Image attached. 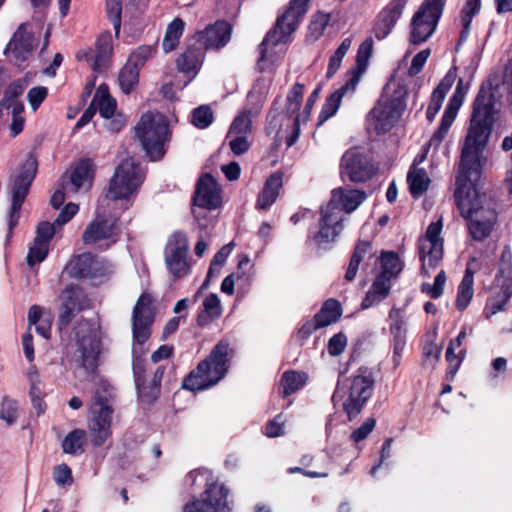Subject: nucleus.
Wrapping results in <instances>:
<instances>
[{
    "label": "nucleus",
    "instance_id": "obj_1",
    "mask_svg": "<svg viewBox=\"0 0 512 512\" xmlns=\"http://www.w3.org/2000/svg\"><path fill=\"white\" fill-rule=\"evenodd\" d=\"M495 112L490 89L481 87L473 105L470 126L462 146L454 194L461 215L467 220H473L476 215L478 220L483 222L488 212H495L492 200L475 187L481 175L484 163L482 153L491 133Z\"/></svg>",
    "mask_w": 512,
    "mask_h": 512
},
{
    "label": "nucleus",
    "instance_id": "obj_2",
    "mask_svg": "<svg viewBox=\"0 0 512 512\" xmlns=\"http://www.w3.org/2000/svg\"><path fill=\"white\" fill-rule=\"evenodd\" d=\"M407 87L405 84L390 81L366 118L367 130L377 135L390 131L406 108Z\"/></svg>",
    "mask_w": 512,
    "mask_h": 512
},
{
    "label": "nucleus",
    "instance_id": "obj_3",
    "mask_svg": "<svg viewBox=\"0 0 512 512\" xmlns=\"http://www.w3.org/2000/svg\"><path fill=\"white\" fill-rule=\"evenodd\" d=\"M233 351L226 341L218 342L210 354L183 380L182 387L190 391L210 388L227 374Z\"/></svg>",
    "mask_w": 512,
    "mask_h": 512
},
{
    "label": "nucleus",
    "instance_id": "obj_4",
    "mask_svg": "<svg viewBox=\"0 0 512 512\" xmlns=\"http://www.w3.org/2000/svg\"><path fill=\"white\" fill-rule=\"evenodd\" d=\"M372 49V38H367L360 44L356 56V66L351 70L349 78L341 87L330 94L323 104L318 117L320 124L336 114L343 98H351L354 95L357 85L367 68L368 61L372 54Z\"/></svg>",
    "mask_w": 512,
    "mask_h": 512
},
{
    "label": "nucleus",
    "instance_id": "obj_5",
    "mask_svg": "<svg viewBox=\"0 0 512 512\" xmlns=\"http://www.w3.org/2000/svg\"><path fill=\"white\" fill-rule=\"evenodd\" d=\"M309 0H290L287 10L280 16L274 29L270 31L259 45L260 58L258 65L264 69L268 50L281 43H286L296 31L299 23L307 13Z\"/></svg>",
    "mask_w": 512,
    "mask_h": 512
},
{
    "label": "nucleus",
    "instance_id": "obj_6",
    "mask_svg": "<svg viewBox=\"0 0 512 512\" xmlns=\"http://www.w3.org/2000/svg\"><path fill=\"white\" fill-rule=\"evenodd\" d=\"M136 137L140 140L146 155L152 160L161 159L168 142V125L165 117L158 112L145 113L135 126Z\"/></svg>",
    "mask_w": 512,
    "mask_h": 512
},
{
    "label": "nucleus",
    "instance_id": "obj_7",
    "mask_svg": "<svg viewBox=\"0 0 512 512\" xmlns=\"http://www.w3.org/2000/svg\"><path fill=\"white\" fill-rule=\"evenodd\" d=\"M77 349L75 359L87 374H93L98 366L101 331L97 322L81 320L75 327Z\"/></svg>",
    "mask_w": 512,
    "mask_h": 512
},
{
    "label": "nucleus",
    "instance_id": "obj_8",
    "mask_svg": "<svg viewBox=\"0 0 512 512\" xmlns=\"http://www.w3.org/2000/svg\"><path fill=\"white\" fill-rule=\"evenodd\" d=\"M145 178L143 168L133 158L124 159L116 168L108 190L107 198L129 200L138 192Z\"/></svg>",
    "mask_w": 512,
    "mask_h": 512
},
{
    "label": "nucleus",
    "instance_id": "obj_9",
    "mask_svg": "<svg viewBox=\"0 0 512 512\" xmlns=\"http://www.w3.org/2000/svg\"><path fill=\"white\" fill-rule=\"evenodd\" d=\"M112 416L113 408L109 399L96 392L87 416V428L94 446H102L111 437Z\"/></svg>",
    "mask_w": 512,
    "mask_h": 512
},
{
    "label": "nucleus",
    "instance_id": "obj_10",
    "mask_svg": "<svg viewBox=\"0 0 512 512\" xmlns=\"http://www.w3.org/2000/svg\"><path fill=\"white\" fill-rule=\"evenodd\" d=\"M445 0H425L411 19L409 42L414 45L428 40L442 15Z\"/></svg>",
    "mask_w": 512,
    "mask_h": 512
},
{
    "label": "nucleus",
    "instance_id": "obj_11",
    "mask_svg": "<svg viewBox=\"0 0 512 512\" xmlns=\"http://www.w3.org/2000/svg\"><path fill=\"white\" fill-rule=\"evenodd\" d=\"M346 220L347 216L340 208L328 201L320 208L319 230L313 234L311 240L318 247H326L340 236Z\"/></svg>",
    "mask_w": 512,
    "mask_h": 512
},
{
    "label": "nucleus",
    "instance_id": "obj_12",
    "mask_svg": "<svg viewBox=\"0 0 512 512\" xmlns=\"http://www.w3.org/2000/svg\"><path fill=\"white\" fill-rule=\"evenodd\" d=\"M443 228L442 218L432 222L426 233L419 239V255L422 262V272L428 274L429 269L435 268L443 257Z\"/></svg>",
    "mask_w": 512,
    "mask_h": 512
},
{
    "label": "nucleus",
    "instance_id": "obj_13",
    "mask_svg": "<svg viewBox=\"0 0 512 512\" xmlns=\"http://www.w3.org/2000/svg\"><path fill=\"white\" fill-rule=\"evenodd\" d=\"M188 249V238L182 232L174 233L167 244L165 262L175 280L185 277L190 272L187 261Z\"/></svg>",
    "mask_w": 512,
    "mask_h": 512
},
{
    "label": "nucleus",
    "instance_id": "obj_14",
    "mask_svg": "<svg viewBox=\"0 0 512 512\" xmlns=\"http://www.w3.org/2000/svg\"><path fill=\"white\" fill-rule=\"evenodd\" d=\"M59 302V329L65 328L81 311L89 308L90 300L85 292L78 286L68 285L58 296Z\"/></svg>",
    "mask_w": 512,
    "mask_h": 512
},
{
    "label": "nucleus",
    "instance_id": "obj_15",
    "mask_svg": "<svg viewBox=\"0 0 512 512\" xmlns=\"http://www.w3.org/2000/svg\"><path fill=\"white\" fill-rule=\"evenodd\" d=\"M37 160L33 156H28L24 161L21 171L17 176L13 187L12 206L10 211V228L14 227L19 220L20 210L26 198L29 187L36 175Z\"/></svg>",
    "mask_w": 512,
    "mask_h": 512
},
{
    "label": "nucleus",
    "instance_id": "obj_16",
    "mask_svg": "<svg viewBox=\"0 0 512 512\" xmlns=\"http://www.w3.org/2000/svg\"><path fill=\"white\" fill-rule=\"evenodd\" d=\"M37 160L33 156H28L24 161L21 171L17 176L13 187L12 206L10 211V228L14 227L19 220L20 210L26 198L29 187L36 175Z\"/></svg>",
    "mask_w": 512,
    "mask_h": 512
},
{
    "label": "nucleus",
    "instance_id": "obj_17",
    "mask_svg": "<svg viewBox=\"0 0 512 512\" xmlns=\"http://www.w3.org/2000/svg\"><path fill=\"white\" fill-rule=\"evenodd\" d=\"M228 490L222 484L209 485L199 498L187 503L182 512H229Z\"/></svg>",
    "mask_w": 512,
    "mask_h": 512
},
{
    "label": "nucleus",
    "instance_id": "obj_18",
    "mask_svg": "<svg viewBox=\"0 0 512 512\" xmlns=\"http://www.w3.org/2000/svg\"><path fill=\"white\" fill-rule=\"evenodd\" d=\"M374 380L368 373H361L352 377L348 397L343 403V408L351 420L356 417L367 400L371 397Z\"/></svg>",
    "mask_w": 512,
    "mask_h": 512
},
{
    "label": "nucleus",
    "instance_id": "obj_19",
    "mask_svg": "<svg viewBox=\"0 0 512 512\" xmlns=\"http://www.w3.org/2000/svg\"><path fill=\"white\" fill-rule=\"evenodd\" d=\"M340 173L351 182H365L375 174V167L366 156L351 149L342 156Z\"/></svg>",
    "mask_w": 512,
    "mask_h": 512
},
{
    "label": "nucleus",
    "instance_id": "obj_20",
    "mask_svg": "<svg viewBox=\"0 0 512 512\" xmlns=\"http://www.w3.org/2000/svg\"><path fill=\"white\" fill-rule=\"evenodd\" d=\"M469 84L464 83L462 79H460L457 83L456 89L453 93V96L449 100V103L444 111V114L441 119V123L438 129L434 132L431 139L427 143V149L430 147L437 148L442 143L443 139L446 137L449 128L452 123L456 119L458 110L463 104L465 95L468 91Z\"/></svg>",
    "mask_w": 512,
    "mask_h": 512
},
{
    "label": "nucleus",
    "instance_id": "obj_21",
    "mask_svg": "<svg viewBox=\"0 0 512 512\" xmlns=\"http://www.w3.org/2000/svg\"><path fill=\"white\" fill-rule=\"evenodd\" d=\"M112 50L111 35L105 32L96 40L95 50L92 48L81 50L76 54V57L79 61L89 63L93 71L102 73L107 70L110 65Z\"/></svg>",
    "mask_w": 512,
    "mask_h": 512
},
{
    "label": "nucleus",
    "instance_id": "obj_22",
    "mask_svg": "<svg viewBox=\"0 0 512 512\" xmlns=\"http://www.w3.org/2000/svg\"><path fill=\"white\" fill-rule=\"evenodd\" d=\"M151 302L149 295L142 294L133 309V338L138 345L144 344L151 334L150 327L153 323Z\"/></svg>",
    "mask_w": 512,
    "mask_h": 512
},
{
    "label": "nucleus",
    "instance_id": "obj_23",
    "mask_svg": "<svg viewBox=\"0 0 512 512\" xmlns=\"http://www.w3.org/2000/svg\"><path fill=\"white\" fill-rule=\"evenodd\" d=\"M35 46L36 43L33 32L29 29L28 24L23 23L18 27L9 41L6 53L15 65L22 67V64L31 55Z\"/></svg>",
    "mask_w": 512,
    "mask_h": 512
},
{
    "label": "nucleus",
    "instance_id": "obj_24",
    "mask_svg": "<svg viewBox=\"0 0 512 512\" xmlns=\"http://www.w3.org/2000/svg\"><path fill=\"white\" fill-rule=\"evenodd\" d=\"M119 233L118 221L112 217L98 215L85 229L82 240L85 244H95L102 240L115 242Z\"/></svg>",
    "mask_w": 512,
    "mask_h": 512
},
{
    "label": "nucleus",
    "instance_id": "obj_25",
    "mask_svg": "<svg viewBox=\"0 0 512 512\" xmlns=\"http://www.w3.org/2000/svg\"><path fill=\"white\" fill-rule=\"evenodd\" d=\"M405 6L406 0H390L379 12L374 25V34L378 40L386 38L391 33Z\"/></svg>",
    "mask_w": 512,
    "mask_h": 512
},
{
    "label": "nucleus",
    "instance_id": "obj_26",
    "mask_svg": "<svg viewBox=\"0 0 512 512\" xmlns=\"http://www.w3.org/2000/svg\"><path fill=\"white\" fill-rule=\"evenodd\" d=\"M194 203L199 209H215L221 204L220 189L210 175H203L197 184Z\"/></svg>",
    "mask_w": 512,
    "mask_h": 512
},
{
    "label": "nucleus",
    "instance_id": "obj_27",
    "mask_svg": "<svg viewBox=\"0 0 512 512\" xmlns=\"http://www.w3.org/2000/svg\"><path fill=\"white\" fill-rule=\"evenodd\" d=\"M93 163L89 159L81 160L72 170L68 178L63 177V189L68 193H76L81 189L88 190L92 185Z\"/></svg>",
    "mask_w": 512,
    "mask_h": 512
},
{
    "label": "nucleus",
    "instance_id": "obj_28",
    "mask_svg": "<svg viewBox=\"0 0 512 512\" xmlns=\"http://www.w3.org/2000/svg\"><path fill=\"white\" fill-rule=\"evenodd\" d=\"M231 26L225 21H217L197 33V42L205 48H220L230 39Z\"/></svg>",
    "mask_w": 512,
    "mask_h": 512
},
{
    "label": "nucleus",
    "instance_id": "obj_29",
    "mask_svg": "<svg viewBox=\"0 0 512 512\" xmlns=\"http://www.w3.org/2000/svg\"><path fill=\"white\" fill-rule=\"evenodd\" d=\"M367 195L359 189L338 187L331 191L330 202L348 215L355 211L366 199Z\"/></svg>",
    "mask_w": 512,
    "mask_h": 512
},
{
    "label": "nucleus",
    "instance_id": "obj_30",
    "mask_svg": "<svg viewBox=\"0 0 512 512\" xmlns=\"http://www.w3.org/2000/svg\"><path fill=\"white\" fill-rule=\"evenodd\" d=\"M71 271L76 277L94 279L105 275L107 267L92 254L84 253L72 261Z\"/></svg>",
    "mask_w": 512,
    "mask_h": 512
},
{
    "label": "nucleus",
    "instance_id": "obj_31",
    "mask_svg": "<svg viewBox=\"0 0 512 512\" xmlns=\"http://www.w3.org/2000/svg\"><path fill=\"white\" fill-rule=\"evenodd\" d=\"M389 328L391 334L393 335V355L394 362L397 365L406 343L405 322L403 319L402 311L400 309L392 308L390 310Z\"/></svg>",
    "mask_w": 512,
    "mask_h": 512
},
{
    "label": "nucleus",
    "instance_id": "obj_32",
    "mask_svg": "<svg viewBox=\"0 0 512 512\" xmlns=\"http://www.w3.org/2000/svg\"><path fill=\"white\" fill-rule=\"evenodd\" d=\"M342 315L340 303L335 299H328L323 304L320 311L315 315L313 322L303 326L308 332L326 327L339 320Z\"/></svg>",
    "mask_w": 512,
    "mask_h": 512
},
{
    "label": "nucleus",
    "instance_id": "obj_33",
    "mask_svg": "<svg viewBox=\"0 0 512 512\" xmlns=\"http://www.w3.org/2000/svg\"><path fill=\"white\" fill-rule=\"evenodd\" d=\"M456 76V70L450 69L445 75V77L438 84V86L432 92L431 100L426 110V117L429 122H432L435 119V116L439 112L442 103L446 97V94L452 87L456 79Z\"/></svg>",
    "mask_w": 512,
    "mask_h": 512
},
{
    "label": "nucleus",
    "instance_id": "obj_34",
    "mask_svg": "<svg viewBox=\"0 0 512 512\" xmlns=\"http://www.w3.org/2000/svg\"><path fill=\"white\" fill-rule=\"evenodd\" d=\"M512 297V276L508 273L506 282H503L499 292L487 300L483 315L490 319L493 315L505 309L509 299Z\"/></svg>",
    "mask_w": 512,
    "mask_h": 512
},
{
    "label": "nucleus",
    "instance_id": "obj_35",
    "mask_svg": "<svg viewBox=\"0 0 512 512\" xmlns=\"http://www.w3.org/2000/svg\"><path fill=\"white\" fill-rule=\"evenodd\" d=\"M282 184V174L279 172L273 173L266 180L258 196L256 207L260 210H267L276 201Z\"/></svg>",
    "mask_w": 512,
    "mask_h": 512
},
{
    "label": "nucleus",
    "instance_id": "obj_36",
    "mask_svg": "<svg viewBox=\"0 0 512 512\" xmlns=\"http://www.w3.org/2000/svg\"><path fill=\"white\" fill-rule=\"evenodd\" d=\"M204 52L200 48H189L181 54L177 61V68L191 80L196 76L203 62Z\"/></svg>",
    "mask_w": 512,
    "mask_h": 512
},
{
    "label": "nucleus",
    "instance_id": "obj_37",
    "mask_svg": "<svg viewBox=\"0 0 512 512\" xmlns=\"http://www.w3.org/2000/svg\"><path fill=\"white\" fill-rule=\"evenodd\" d=\"M222 314L221 302L217 294H208L202 303V310L197 316V324L201 327L207 326Z\"/></svg>",
    "mask_w": 512,
    "mask_h": 512
},
{
    "label": "nucleus",
    "instance_id": "obj_38",
    "mask_svg": "<svg viewBox=\"0 0 512 512\" xmlns=\"http://www.w3.org/2000/svg\"><path fill=\"white\" fill-rule=\"evenodd\" d=\"M390 287V280L385 276H377L361 303L362 309H368L380 303L389 294Z\"/></svg>",
    "mask_w": 512,
    "mask_h": 512
},
{
    "label": "nucleus",
    "instance_id": "obj_39",
    "mask_svg": "<svg viewBox=\"0 0 512 512\" xmlns=\"http://www.w3.org/2000/svg\"><path fill=\"white\" fill-rule=\"evenodd\" d=\"M94 110H98L104 118H111L116 110V100L110 95L105 84L99 85L91 102Z\"/></svg>",
    "mask_w": 512,
    "mask_h": 512
},
{
    "label": "nucleus",
    "instance_id": "obj_40",
    "mask_svg": "<svg viewBox=\"0 0 512 512\" xmlns=\"http://www.w3.org/2000/svg\"><path fill=\"white\" fill-rule=\"evenodd\" d=\"M473 283L474 271L468 266L458 286L456 297V307L458 310L462 311L470 304L474 294Z\"/></svg>",
    "mask_w": 512,
    "mask_h": 512
},
{
    "label": "nucleus",
    "instance_id": "obj_41",
    "mask_svg": "<svg viewBox=\"0 0 512 512\" xmlns=\"http://www.w3.org/2000/svg\"><path fill=\"white\" fill-rule=\"evenodd\" d=\"M477 217L478 216L475 215L473 220H467L468 229L474 240L482 241L491 233L497 219V214L496 212H488L483 222H480Z\"/></svg>",
    "mask_w": 512,
    "mask_h": 512
},
{
    "label": "nucleus",
    "instance_id": "obj_42",
    "mask_svg": "<svg viewBox=\"0 0 512 512\" xmlns=\"http://www.w3.org/2000/svg\"><path fill=\"white\" fill-rule=\"evenodd\" d=\"M407 182L412 196L419 197L428 189L430 178L423 168L411 167L407 174Z\"/></svg>",
    "mask_w": 512,
    "mask_h": 512
},
{
    "label": "nucleus",
    "instance_id": "obj_43",
    "mask_svg": "<svg viewBox=\"0 0 512 512\" xmlns=\"http://www.w3.org/2000/svg\"><path fill=\"white\" fill-rule=\"evenodd\" d=\"M86 443V431L74 429L69 432L62 441L63 452L69 455H80L84 452Z\"/></svg>",
    "mask_w": 512,
    "mask_h": 512
},
{
    "label": "nucleus",
    "instance_id": "obj_44",
    "mask_svg": "<svg viewBox=\"0 0 512 512\" xmlns=\"http://www.w3.org/2000/svg\"><path fill=\"white\" fill-rule=\"evenodd\" d=\"M185 24L182 19L175 18L168 25L163 42L162 47L166 53L173 51L179 43V40L183 34Z\"/></svg>",
    "mask_w": 512,
    "mask_h": 512
},
{
    "label": "nucleus",
    "instance_id": "obj_45",
    "mask_svg": "<svg viewBox=\"0 0 512 512\" xmlns=\"http://www.w3.org/2000/svg\"><path fill=\"white\" fill-rule=\"evenodd\" d=\"M164 375V368L158 367L154 372L150 385L146 386L140 383V378L137 377L135 382L138 392L141 397L146 398L147 401L156 399L160 392V384Z\"/></svg>",
    "mask_w": 512,
    "mask_h": 512
},
{
    "label": "nucleus",
    "instance_id": "obj_46",
    "mask_svg": "<svg viewBox=\"0 0 512 512\" xmlns=\"http://www.w3.org/2000/svg\"><path fill=\"white\" fill-rule=\"evenodd\" d=\"M307 381V375L302 372L287 371L283 374L281 379V387L283 396H288L300 388H302Z\"/></svg>",
    "mask_w": 512,
    "mask_h": 512
},
{
    "label": "nucleus",
    "instance_id": "obj_47",
    "mask_svg": "<svg viewBox=\"0 0 512 512\" xmlns=\"http://www.w3.org/2000/svg\"><path fill=\"white\" fill-rule=\"evenodd\" d=\"M118 81L121 90L130 93L138 84L139 69L127 62L119 73Z\"/></svg>",
    "mask_w": 512,
    "mask_h": 512
},
{
    "label": "nucleus",
    "instance_id": "obj_48",
    "mask_svg": "<svg viewBox=\"0 0 512 512\" xmlns=\"http://www.w3.org/2000/svg\"><path fill=\"white\" fill-rule=\"evenodd\" d=\"M369 242H359L351 256L349 265L345 273V280L352 281L355 279L359 265L363 259V256L370 250Z\"/></svg>",
    "mask_w": 512,
    "mask_h": 512
},
{
    "label": "nucleus",
    "instance_id": "obj_49",
    "mask_svg": "<svg viewBox=\"0 0 512 512\" xmlns=\"http://www.w3.org/2000/svg\"><path fill=\"white\" fill-rule=\"evenodd\" d=\"M351 44H352V39L350 37L345 38L341 42V44L339 45L337 50L330 57L327 72H326L327 78H332L336 74V72L338 71V69L341 66L343 58L345 57L348 50L350 49Z\"/></svg>",
    "mask_w": 512,
    "mask_h": 512
},
{
    "label": "nucleus",
    "instance_id": "obj_50",
    "mask_svg": "<svg viewBox=\"0 0 512 512\" xmlns=\"http://www.w3.org/2000/svg\"><path fill=\"white\" fill-rule=\"evenodd\" d=\"M382 272L379 276H385L391 280L401 271V263L398 256L393 252H385L381 256Z\"/></svg>",
    "mask_w": 512,
    "mask_h": 512
},
{
    "label": "nucleus",
    "instance_id": "obj_51",
    "mask_svg": "<svg viewBox=\"0 0 512 512\" xmlns=\"http://www.w3.org/2000/svg\"><path fill=\"white\" fill-rule=\"evenodd\" d=\"M304 93V85L300 83H296L293 85L291 90L289 91L286 98V108L285 111L287 114L292 115L299 110L301 101L303 99Z\"/></svg>",
    "mask_w": 512,
    "mask_h": 512
},
{
    "label": "nucleus",
    "instance_id": "obj_52",
    "mask_svg": "<svg viewBox=\"0 0 512 512\" xmlns=\"http://www.w3.org/2000/svg\"><path fill=\"white\" fill-rule=\"evenodd\" d=\"M213 112L207 105L195 108L192 112V123L199 129H205L213 122Z\"/></svg>",
    "mask_w": 512,
    "mask_h": 512
},
{
    "label": "nucleus",
    "instance_id": "obj_53",
    "mask_svg": "<svg viewBox=\"0 0 512 512\" xmlns=\"http://www.w3.org/2000/svg\"><path fill=\"white\" fill-rule=\"evenodd\" d=\"M18 417V404L15 400L5 396L0 405V418L8 425L15 423Z\"/></svg>",
    "mask_w": 512,
    "mask_h": 512
},
{
    "label": "nucleus",
    "instance_id": "obj_54",
    "mask_svg": "<svg viewBox=\"0 0 512 512\" xmlns=\"http://www.w3.org/2000/svg\"><path fill=\"white\" fill-rule=\"evenodd\" d=\"M251 132V119L248 113L244 112L237 116L232 122L227 137L233 135L247 136Z\"/></svg>",
    "mask_w": 512,
    "mask_h": 512
},
{
    "label": "nucleus",
    "instance_id": "obj_55",
    "mask_svg": "<svg viewBox=\"0 0 512 512\" xmlns=\"http://www.w3.org/2000/svg\"><path fill=\"white\" fill-rule=\"evenodd\" d=\"M446 283V274L444 270H440L435 277L434 283H423L421 291L429 295L433 299L439 298L443 294Z\"/></svg>",
    "mask_w": 512,
    "mask_h": 512
},
{
    "label": "nucleus",
    "instance_id": "obj_56",
    "mask_svg": "<svg viewBox=\"0 0 512 512\" xmlns=\"http://www.w3.org/2000/svg\"><path fill=\"white\" fill-rule=\"evenodd\" d=\"M49 250V245L44 242H39L34 240L33 244L30 246L28 255H27V263L29 266H34L40 262H42Z\"/></svg>",
    "mask_w": 512,
    "mask_h": 512
},
{
    "label": "nucleus",
    "instance_id": "obj_57",
    "mask_svg": "<svg viewBox=\"0 0 512 512\" xmlns=\"http://www.w3.org/2000/svg\"><path fill=\"white\" fill-rule=\"evenodd\" d=\"M155 52V47L150 45H143L134 50L129 58L128 63H131L133 66L140 70L141 67L144 66L146 61L152 57Z\"/></svg>",
    "mask_w": 512,
    "mask_h": 512
},
{
    "label": "nucleus",
    "instance_id": "obj_58",
    "mask_svg": "<svg viewBox=\"0 0 512 512\" xmlns=\"http://www.w3.org/2000/svg\"><path fill=\"white\" fill-rule=\"evenodd\" d=\"M108 18L111 21L116 36L121 29L122 0H107L106 3Z\"/></svg>",
    "mask_w": 512,
    "mask_h": 512
},
{
    "label": "nucleus",
    "instance_id": "obj_59",
    "mask_svg": "<svg viewBox=\"0 0 512 512\" xmlns=\"http://www.w3.org/2000/svg\"><path fill=\"white\" fill-rule=\"evenodd\" d=\"M53 479L60 487L70 486L73 483V476L67 464L57 465L53 470Z\"/></svg>",
    "mask_w": 512,
    "mask_h": 512
},
{
    "label": "nucleus",
    "instance_id": "obj_60",
    "mask_svg": "<svg viewBox=\"0 0 512 512\" xmlns=\"http://www.w3.org/2000/svg\"><path fill=\"white\" fill-rule=\"evenodd\" d=\"M232 244H227L223 246L213 257V260L210 264L208 270V276H212L214 273H218L220 268L226 262L228 256L232 252Z\"/></svg>",
    "mask_w": 512,
    "mask_h": 512
},
{
    "label": "nucleus",
    "instance_id": "obj_61",
    "mask_svg": "<svg viewBox=\"0 0 512 512\" xmlns=\"http://www.w3.org/2000/svg\"><path fill=\"white\" fill-rule=\"evenodd\" d=\"M346 346L347 337L344 333L340 332L329 339L327 350L331 356H338L344 352Z\"/></svg>",
    "mask_w": 512,
    "mask_h": 512
},
{
    "label": "nucleus",
    "instance_id": "obj_62",
    "mask_svg": "<svg viewBox=\"0 0 512 512\" xmlns=\"http://www.w3.org/2000/svg\"><path fill=\"white\" fill-rule=\"evenodd\" d=\"M455 349L456 348L448 345L445 355L446 360L449 363L448 373H450L452 377L456 374L459 366L461 365V362L464 359L465 354L464 350H461L458 354H456Z\"/></svg>",
    "mask_w": 512,
    "mask_h": 512
},
{
    "label": "nucleus",
    "instance_id": "obj_63",
    "mask_svg": "<svg viewBox=\"0 0 512 512\" xmlns=\"http://www.w3.org/2000/svg\"><path fill=\"white\" fill-rule=\"evenodd\" d=\"M56 226L55 222L49 223L44 221L39 223L34 240L44 242L49 245L50 240L56 232Z\"/></svg>",
    "mask_w": 512,
    "mask_h": 512
},
{
    "label": "nucleus",
    "instance_id": "obj_64",
    "mask_svg": "<svg viewBox=\"0 0 512 512\" xmlns=\"http://www.w3.org/2000/svg\"><path fill=\"white\" fill-rule=\"evenodd\" d=\"M330 21L329 14L317 13L310 23L309 30L315 38L320 37Z\"/></svg>",
    "mask_w": 512,
    "mask_h": 512
}]
</instances>
